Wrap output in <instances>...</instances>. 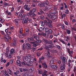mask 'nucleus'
Segmentation results:
<instances>
[{
  "label": "nucleus",
  "mask_w": 76,
  "mask_h": 76,
  "mask_svg": "<svg viewBox=\"0 0 76 76\" xmlns=\"http://www.w3.org/2000/svg\"><path fill=\"white\" fill-rule=\"evenodd\" d=\"M50 52L48 51V53L47 54V57L46 58V59H48V58H50L51 57V56L50 55Z\"/></svg>",
  "instance_id": "c756f323"
},
{
  "label": "nucleus",
  "mask_w": 76,
  "mask_h": 76,
  "mask_svg": "<svg viewBox=\"0 0 76 76\" xmlns=\"http://www.w3.org/2000/svg\"><path fill=\"white\" fill-rule=\"evenodd\" d=\"M11 45L12 46H16V43H14V42H13L11 44Z\"/></svg>",
  "instance_id": "c03bdc74"
},
{
  "label": "nucleus",
  "mask_w": 76,
  "mask_h": 76,
  "mask_svg": "<svg viewBox=\"0 0 76 76\" xmlns=\"http://www.w3.org/2000/svg\"><path fill=\"white\" fill-rule=\"evenodd\" d=\"M18 20L17 19H15L14 20L15 23V26L17 27H18V26H19V23Z\"/></svg>",
  "instance_id": "2eb2a0df"
},
{
  "label": "nucleus",
  "mask_w": 76,
  "mask_h": 76,
  "mask_svg": "<svg viewBox=\"0 0 76 76\" xmlns=\"http://www.w3.org/2000/svg\"><path fill=\"white\" fill-rule=\"evenodd\" d=\"M58 42V39L57 38L54 39V40L53 41V42L54 43V44H55V43H56V42Z\"/></svg>",
  "instance_id": "79ce46f5"
},
{
  "label": "nucleus",
  "mask_w": 76,
  "mask_h": 76,
  "mask_svg": "<svg viewBox=\"0 0 76 76\" xmlns=\"http://www.w3.org/2000/svg\"><path fill=\"white\" fill-rule=\"evenodd\" d=\"M34 67H31L29 69V70L30 72H33L34 70Z\"/></svg>",
  "instance_id": "58836bf2"
},
{
  "label": "nucleus",
  "mask_w": 76,
  "mask_h": 76,
  "mask_svg": "<svg viewBox=\"0 0 76 76\" xmlns=\"http://www.w3.org/2000/svg\"><path fill=\"white\" fill-rule=\"evenodd\" d=\"M21 64L22 66H26L27 65V63L25 61H23L21 63Z\"/></svg>",
  "instance_id": "2f4dec72"
},
{
  "label": "nucleus",
  "mask_w": 76,
  "mask_h": 76,
  "mask_svg": "<svg viewBox=\"0 0 76 76\" xmlns=\"http://www.w3.org/2000/svg\"><path fill=\"white\" fill-rule=\"evenodd\" d=\"M69 11L68 9H66V10H65V13H66V15H68V14H69Z\"/></svg>",
  "instance_id": "f704fd0d"
},
{
  "label": "nucleus",
  "mask_w": 76,
  "mask_h": 76,
  "mask_svg": "<svg viewBox=\"0 0 76 76\" xmlns=\"http://www.w3.org/2000/svg\"><path fill=\"white\" fill-rule=\"evenodd\" d=\"M51 9V6L50 5H47L46 6L45 8H44L43 9V11H44L46 13H47L48 12V10Z\"/></svg>",
  "instance_id": "423d86ee"
},
{
  "label": "nucleus",
  "mask_w": 76,
  "mask_h": 76,
  "mask_svg": "<svg viewBox=\"0 0 76 76\" xmlns=\"http://www.w3.org/2000/svg\"><path fill=\"white\" fill-rule=\"evenodd\" d=\"M16 64H17V65L19 66H21V64H20V60H18L16 61Z\"/></svg>",
  "instance_id": "7c9ffc66"
},
{
  "label": "nucleus",
  "mask_w": 76,
  "mask_h": 76,
  "mask_svg": "<svg viewBox=\"0 0 76 76\" xmlns=\"http://www.w3.org/2000/svg\"><path fill=\"white\" fill-rule=\"evenodd\" d=\"M48 30H49V29L47 27H44V31H45L46 32H48Z\"/></svg>",
  "instance_id": "4c0bfd02"
},
{
  "label": "nucleus",
  "mask_w": 76,
  "mask_h": 76,
  "mask_svg": "<svg viewBox=\"0 0 76 76\" xmlns=\"http://www.w3.org/2000/svg\"><path fill=\"white\" fill-rule=\"evenodd\" d=\"M62 29H64V30H65V25L64 24H63L62 25V26H61Z\"/></svg>",
  "instance_id": "ea45409f"
},
{
  "label": "nucleus",
  "mask_w": 76,
  "mask_h": 76,
  "mask_svg": "<svg viewBox=\"0 0 76 76\" xmlns=\"http://www.w3.org/2000/svg\"><path fill=\"white\" fill-rule=\"evenodd\" d=\"M46 20H45L44 22L48 26H49L50 28H53V25L51 24L53 23L52 20H50L48 18H46Z\"/></svg>",
  "instance_id": "f03ea898"
},
{
  "label": "nucleus",
  "mask_w": 76,
  "mask_h": 76,
  "mask_svg": "<svg viewBox=\"0 0 76 76\" xmlns=\"http://www.w3.org/2000/svg\"><path fill=\"white\" fill-rule=\"evenodd\" d=\"M65 30L66 31V32L68 35H70L71 33V31L70 30L69 28L67 29H66Z\"/></svg>",
  "instance_id": "412c9836"
},
{
  "label": "nucleus",
  "mask_w": 76,
  "mask_h": 76,
  "mask_svg": "<svg viewBox=\"0 0 76 76\" xmlns=\"http://www.w3.org/2000/svg\"><path fill=\"white\" fill-rule=\"evenodd\" d=\"M57 64L58 65H60L61 64V61L59 60L57 62Z\"/></svg>",
  "instance_id": "37998d69"
},
{
  "label": "nucleus",
  "mask_w": 76,
  "mask_h": 76,
  "mask_svg": "<svg viewBox=\"0 0 76 76\" xmlns=\"http://www.w3.org/2000/svg\"><path fill=\"white\" fill-rule=\"evenodd\" d=\"M71 29L72 31H76V28L75 27H71Z\"/></svg>",
  "instance_id": "13d9d810"
},
{
  "label": "nucleus",
  "mask_w": 76,
  "mask_h": 76,
  "mask_svg": "<svg viewBox=\"0 0 76 76\" xmlns=\"http://www.w3.org/2000/svg\"><path fill=\"white\" fill-rule=\"evenodd\" d=\"M16 51L13 48H12L10 50V53L11 55H15Z\"/></svg>",
  "instance_id": "ddd939ff"
},
{
  "label": "nucleus",
  "mask_w": 76,
  "mask_h": 76,
  "mask_svg": "<svg viewBox=\"0 0 76 76\" xmlns=\"http://www.w3.org/2000/svg\"><path fill=\"white\" fill-rule=\"evenodd\" d=\"M45 3V6H46V5H48L49 4V2H48V1L47 0L46 1Z\"/></svg>",
  "instance_id": "052dcab7"
},
{
  "label": "nucleus",
  "mask_w": 76,
  "mask_h": 76,
  "mask_svg": "<svg viewBox=\"0 0 76 76\" xmlns=\"http://www.w3.org/2000/svg\"><path fill=\"white\" fill-rule=\"evenodd\" d=\"M48 75V71L45 70L42 74V76H47Z\"/></svg>",
  "instance_id": "f3484780"
},
{
  "label": "nucleus",
  "mask_w": 76,
  "mask_h": 76,
  "mask_svg": "<svg viewBox=\"0 0 76 76\" xmlns=\"http://www.w3.org/2000/svg\"><path fill=\"white\" fill-rule=\"evenodd\" d=\"M60 59L62 60L63 63L62 64H66V58L64 56H61L60 57Z\"/></svg>",
  "instance_id": "6e6552de"
},
{
  "label": "nucleus",
  "mask_w": 76,
  "mask_h": 76,
  "mask_svg": "<svg viewBox=\"0 0 76 76\" xmlns=\"http://www.w3.org/2000/svg\"><path fill=\"white\" fill-rule=\"evenodd\" d=\"M25 31L26 34H28L29 32V29L28 28H26L25 29Z\"/></svg>",
  "instance_id": "6e6d98bb"
},
{
  "label": "nucleus",
  "mask_w": 76,
  "mask_h": 76,
  "mask_svg": "<svg viewBox=\"0 0 76 76\" xmlns=\"http://www.w3.org/2000/svg\"><path fill=\"white\" fill-rule=\"evenodd\" d=\"M30 6V5H29V4H26L24 6V9H25V10H27V11H29V9H30V8H29Z\"/></svg>",
  "instance_id": "1a4fd4ad"
},
{
  "label": "nucleus",
  "mask_w": 76,
  "mask_h": 76,
  "mask_svg": "<svg viewBox=\"0 0 76 76\" xmlns=\"http://www.w3.org/2000/svg\"><path fill=\"white\" fill-rule=\"evenodd\" d=\"M56 13H57V11L56 10H52L50 11V14L48 15H54V14H56Z\"/></svg>",
  "instance_id": "dca6fc26"
},
{
  "label": "nucleus",
  "mask_w": 76,
  "mask_h": 76,
  "mask_svg": "<svg viewBox=\"0 0 76 76\" xmlns=\"http://www.w3.org/2000/svg\"><path fill=\"white\" fill-rule=\"evenodd\" d=\"M33 64L31 62L28 61V62L27 63V65L28 66H29V67H30V66H31Z\"/></svg>",
  "instance_id": "a878e982"
},
{
  "label": "nucleus",
  "mask_w": 76,
  "mask_h": 76,
  "mask_svg": "<svg viewBox=\"0 0 76 76\" xmlns=\"http://www.w3.org/2000/svg\"><path fill=\"white\" fill-rule=\"evenodd\" d=\"M37 6V3L34 2L32 4V7H35V6Z\"/></svg>",
  "instance_id": "de8ad7c7"
},
{
  "label": "nucleus",
  "mask_w": 76,
  "mask_h": 76,
  "mask_svg": "<svg viewBox=\"0 0 76 76\" xmlns=\"http://www.w3.org/2000/svg\"><path fill=\"white\" fill-rule=\"evenodd\" d=\"M38 74H39V75H41L42 74V70H39V71H38Z\"/></svg>",
  "instance_id": "49530a36"
},
{
  "label": "nucleus",
  "mask_w": 76,
  "mask_h": 76,
  "mask_svg": "<svg viewBox=\"0 0 76 76\" xmlns=\"http://www.w3.org/2000/svg\"><path fill=\"white\" fill-rule=\"evenodd\" d=\"M4 6H7L8 5H9V3H7L6 2H4Z\"/></svg>",
  "instance_id": "680f3d73"
},
{
  "label": "nucleus",
  "mask_w": 76,
  "mask_h": 76,
  "mask_svg": "<svg viewBox=\"0 0 76 76\" xmlns=\"http://www.w3.org/2000/svg\"><path fill=\"white\" fill-rule=\"evenodd\" d=\"M66 66H65V64H62L60 66V70L63 71L64 70H65V68Z\"/></svg>",
  "instance_id": "f8f14e48"
},
{
  "label": "nucleus",
  "mask_w": 76,
  "mask_h": 76,
  "mask_svg": "<svg viewBox=\"0 0 76 76\" xmlns=\"http://www.w3.org/2000/svg\"><path fill=\"white\" fill-rule=\"evenodd\" d=\"M50 63L51 64H53L54 63V60H51L50 61Z\"/></svg>",
  "instance_id": "69168bd1"
},
{
  "label": "nucleus",
  "mask_w": 76,
  "mask_h": 76,
  "mask_svg": "<svg viewBox=\"0 0 76 76\" xmlns=\"http://www.w3.org/2000/svg\"><path fill=\"white\" fill-rule=\"evenodd\" d=\"M70 63H72V60L69 59L68 60V65H69V66H71L70 65Z\"/></svg>",
  "instance_id": "603ef678"
},
{
  "label": "nucleus",
  "mask_w": 76,
  "mask_h": 76,
  "mask_svg": "<svg viewBox=\"0 0 76 76\" xmlns=\"http://www.w3.org/2000/svg\"><path fill=\"white\" fill-rule=\"evenodd\" d=\"M1 34H2L3 36H6V34L4 33V31H1Z\"/></svg>",
  "instance_id": "09e8293b"
},
{
  "label": "nucleus",
  "mask_w": 76,
  "mask_h": 76,
  "mask_svg": "<svg viewBox=\"0 0 76 76\" xmlns=\"http://www.w3.org/2000/svg\"><path fill=\"white\" fill-rule=\"evenodd\" d=\"M31 57V56L29 55H27L25 57V59L26 61H29L30 60V59Z\"/></svg>",
  "instance_id": "9d476101"
},
{
  "label": "nucleus",
  "mask_w": 76,
  "mask_h": 76,
  "mask_svg": "<svg viewBox=\"0 0 76 76\" xmlns=\"http://www.w3.org/2000/svg\"><path fill=\"white\" fill-rule=\"evenodd\" d=\"M27 40L28 42L31 44H34V42L35 41V40L33 38L28 37L27 38Z\"/></svg>",
  "instance_id": "0eeeda50"
},
{
  "label": "nucleus",
  "mask_w": 76,
  "mask_h": 76,
  "mask_svg": "<svg viewBox=\"0 0 76 76\" xmlns=\"http://www.w3.org/2000/svg\"><path fill=\"white\" fill-rule=\"evenodd\" d=\"M23 74L24 76H28V75H29L28 72H24Z\"/></svg>",
  "instance_id": "a19ab883"
},
{
  "label": "nucleus",
  "mask_w": 76,
  "mask_h": 76,
  "mask_svg": "<svg viewBox=\"0 0 76 76\" xmlns=\"http://www.w3.org/2000/svg\"><path fill=\"white\" fill-rule=\"evenodd\" d=\"M40 19L41 20H43L44 19V16L43 15L40 16Z\"/></svg>",
  "instance_id": "338daca9"
},
{
  "label": "nucleus",
  "mask_w": 76,
  "mask_h": 76,
  "mask_svg": "<svg viewBox=\"0 0 76 76\" xmlns=\"http://www.w3.org/2000/svg\"><path fill=\"white\" fill-rule=\"evenodd\" d=\"M23 50H25V49L28 50L31 49V44L29 43H27L26 44H23Z\"/></svg>",
  "instance_id": "7ed1b4c3"
},
{
  "label": "nucleus",
  "mask_w": 76,
  "mask_h": 76,
  "mask_svg": "<svg viewBox=\"0 0 76 76\" xmlns=\"http://www.w3.org/2000/svg\"><path fill=\"white\" fill-rule=\"evenodd\" d=\"M74 16L72 15H70V18L71 20H72V19H73V18Z\"/></svg>",
  "instance_id": "e2e57ef3"
},
{
  "label": "nucleus",
  "mask_w": 76,
  "mask_h": 76,
  "mask_svg": "<svg viewBox=\"0 0 76 76\" xmlns=\"http://www.w3.org/2000/svg\"><path fill=\"white\" fill-rule=\"evenodd\" d=\"M17 2L18 4H22L23 3V1L21 0H17Z\"/></svg>",
  "instance_id": "bb28decb"
},
{
  "label": "nucleus",
  "mask_w": 76,
  "mask_h": 76,
  "mask_svg": "<svg viewBox=\"0 0 76 76\" xmlns=\"http://www.w3.org/2000/svg\"><path fill=\"white\" fill-rule=\"evenodd\" d=\"M40 23L42 24L41 26H44V22H43L42 21H40Z\"/></svg>",
  "instance_id": "3c124183"
},
{
  "label": "nucleus",
  "mask_w": 76,
  "mask_h": 76,
  "mask_svg": "<svg viewBox=\"0 0 76 76\" xmlns=\"http://www.w3.org/2000/svg\"><path fill=\"white\" fill-rule=\"evenodd\" d=\"M72 68V66L71 65H68V67L67 69V71L68 73H69V72L71 71Z\"/></svg>",
  "instance_id": "6ab92c4d"
},
{
  "label": "nucleus",
  "mask_w": 76,
  "mask_h": 76,
  "mask_svg": "<svg viewBox=\"0 0 76 76\" xmlns=\"http://www.w3.org/2000/svg\"><path fill=\"white\" fill-rule=\"evenodd\" d=\"M33 37V38L35 39L36 40H38L39 39V37L36 35H34Z\"/></svg>",
  "instance_id": "b1692460"
},
{
  "label": "nucleus",
  "mask_w": 76,
  "mask_h": 76,
  "mask_svg": "<svg viewBox=\"0 0 76 76\" xmlns=\"http://www.w3.org/2000/svg\"><path fill=\"white\" fill-rule=\"evenodd\" d=\"M27 70H28L26 69L23 68V72H27Z\"/></svg>",
  "instance_id": "774afa93"
},
{
  "label": "nucleus",
  "mask_w": 76,
  "mask_h": 76,
  "mask_svg": "<svg viewBox=\"0 0 76 76\" xmlns=\"http://www.w3.org/2000/svg\"><path fill=\"white\" fill-rule=\"evenodd\" d=\"M19 41H20V43H21L22 44L24 43V40H23V39L20 40Z\"/></svg>",
  "instance_id": "0e129e2a"
},
{
  "label": "nucleus",
  "mask_w": 76,
  "mask_h": 76,
  "mask_svg": "<svg viewBox=\"0 0 76 76\" xmlns=\"http://www.w3.org/2000/svg\"><path fill=\"white\" fill-rule=\"evenodd\" d=\"M50 52L52 53H58V51L57 50L53 49H50Z\"/></svg>",
  "instance_id": "a211bd4d"
},
{
  "label": "nucleus",
  "mask_w": 76,
  "mask_h": 76,
  "mask_svg": "<svg viewBox=\"0 0 76 76\" xmlns=\"http://www.w3.org/2000/svg\"><path fill=\"white\" fill-rule=\"evenodd\" d=\"M7 72L8 73L10 74V75H12L13 74L12 71V70L10 69H8Z\"/></svg>",
  "instance_id": "cd10ccee"
},
{
  "label": "nucleus",
  "mask_w": 76,
  "mask_h": 76,
  "mask_svg": "<svg viewBox=\"0 0 76 76\" xmlns=\"http://www.w3.org/2000/svg\"><path fill=\"white\" fill-rule=\"evenodd\" d=\"M36 12V8H33L32 10H30L29 12L27 14L25 20H23L22 21L23 23H27L28 22H32V19L30 17L33 18L35 17L37 15L34 13Z\"/></svg>",
  "instance_id": "f257e3e1"
},
{
  "label": "nucleus",
  "mask_w": 76,
  "mask_h": 76,
  "mask_svg": "<svg viewBox=\"0 0 76 76\" xmlns=\"http://www.w3.org/2000/svg\"><path fill=\"white\" fill-rule=\"evenodd\" d=\"M4 40L5 42H8L9 41V39L6 37H4Z\"/></svg>",
  "instance_id": "5fc2aeb1"
},
{
  "label": "nucleus",
  "mask_w": 76,
  "mask_h": 76,
  "mask_svg": "<svg viewBox=\"0 0 76 76\" xmlns=\"http://www.w3.org/2000/svg\"><path fill=\"white\" fill-rule=\"evenodd\" d=\"M50 36H49V38L50 39H52L53 37H54V35L53 34H50Z\"/></svg>",
  "instance_id": "bf43d9fd"
},
{
  "label": "nucleus",
  "mask_w": 76,
  "mask_h": 76,
  "mask_svg": "<svg viewBox=\"0 0 76 76\" xmlns=\"http://www.w3.org/2000/svg\"><path fill=\"white\" fill-rule=\"evenodd\" d=\"M42 64L43 67L45 69H48V66H47V65L45 63H42Z\"/></svg>",
  "instance_id": "aec40b11"
},
{
  "label": "nucleus",
  "mask_w": 76,
  "mask_h": 76,
  "mask_svg": "<svg viewBox=\"0 0 76 76\" xmlns=\"http://www.w3.org/2000/svg\"><path fill=\"white\" fill-rule=\"evenodd\" d=\"M39 12H38L37 13L39 15H42L44 13V11H42V10H40Z\"/></svg>",
  "instance_id": "c85d7f7f"
},
{
  "label": "nucleus",
  "mask_w": 76,
  "mask_h": 76,
  "mask_svg": "<svg viewBox=\"0 0 76 76\" xmlns=\"http://www.w3.org/2000/svg\"><path fill=\"white\" fill-rule=\"evenodd\" d=\"M64 4L65 6V8H66V9H68V6H67L66 3H64Z\"/></svg>",
  "instance_id": "4d7b16f0"
},
{
  "label": "nucleus",
  "mask_w": 76,
  "mask_h": 76,
  "mask_svg": "<svg viewBox=\"0 0 76 76\" xmlns=\"http://www.w3.org/2000/svg\"><path fill=\"white\" fill-rule=\"evenodd\" d=\"M67 51H68V53L69 54V56H70L71 57H72V56H73L72 54L73 53V51L71 50L70 51V49H69V48L67 49Z\"/></svg>",
  "instance_id": "9b49d317"
},
{
  "label": "nucleus",
  "mask_w": 76,
  "mask_h": 76,
  "mask_svg": "<svg viewBox=\"0 0 76 76\" xmlns=\"http://www.w3.org/2000/svg\"><path fill=\"white\" fill-rule=\"evenodd\" d=\"M44 29V28H43L42 27H40L39 28H38V30L39 31V32H41L42 31H43Z\"/></svg>",
  "instance_id": "e433bc0d"
},
{
  "label": "nucleus",
  "mask_w": 76,
  "mask_h": 76,
  "mask_svg": "<svg viewBox=\"0 0 76 76\" xmlns=\"http://www.w3.org/2000/svg\"><path fill=\"white\" fill-rule=\"evenodd\" d=\"M48 17L50 19L53 20H56L57 19V16L55 15H48Z\"/></svg>",
  "instance_id": "20e7f679"
},
{
  "label": "nucleus",
  "mask_w": 76,
  "mask_h": 76,
  "mask_svg": "<svg viewBox=\"0 0 76 76\" xmlns=\"http://www.w3.org/2000/svg\"><path fill=\"white\" fill-rule=\"evenodd\" d=\"M61 18H62V19H63L64 17H64H66V14H64L63 15V14H62L61 13Z\"/></svg>",
  "instance_id": "8fccbe9b"
},
{
  "label": "nucleus",
  "mask_w": 76,
  "mask_h": 76,
  "mask_svg": "<svg viewBox=\"0 0 76 76\" xmlns=\"http://www.w3.org/2000/svg\"><path fill=\"white\" fill-rule=\"evenodd\" d=\"M48 32V35H53V31L51 29H49Z\"/></svg>",
  "instance_id": "4be33fe9"
},
{
  "label": "nucleus",
  "mask_w": 76,
  "mask_h": 76,
  "mask_svg": "<svg viewBox=\"0 0 76 76\" xmlns=\"http://www.w3.org/2000/svg\"><path fill=\"white\" fill-rule=\"evenodd\" d=\"M25 13V11L23 10H22L21 11L20 13L19 14L20 16H22V14Z\"/></svg>",
  "instance_id": "72a5a7b5"
},
{
  "label": "nucleus",
  "mask_w": 76,
  "mask_h": 76,
  "mask_svg": "<svg viewBox=\"0 0 76 76\" xmlns=\"http://www.w3.org/2000/svg\"><path fill=\"white\" fill-rule=\"evenodd\" d=\"M26 16H27V15H25V14H23L22 15V17H21L22 20H23L25 18H26Z\"/></svg>",
  "instance_id": "c9c22d12"
},
{
  "label": "nucleus",
  "mask_w": 76,
  "mask_h": 76,
  "mask_svg": "<svg viewBox=\"0 0 76 76\" xmlns=\"http://www.w3.org/2000/svg\"><path fill=\"white\" fill-rule=\"evenodd\" d=\"M52 48V45H48L47 46H45V47L44 48L46 49V50H48L50 48Z\"/></svg>",
  "instance_id": "5701e85b"
},
{
  "label": "nucleus",
  "mask_w": 76,
  "mask_h": 76,
  "mask_svg": "<svg viewBox=\"0 0 76 76\" xmlns=\"http://www.w3.org/2000/svg\"><path fill=\"white\" fill-rule=\"evenodd\" d=\"M39 43H35L33 44V47H37V46H38V45H39Z\"/></svg>",
  "instance_id": "a18cd8bd"
},
{
  "label": "nucleus",
  "mask_w": 76,
  "mask_h": 76,
  "mask_svg": "<svg viewBox=\"0 0 76 76\" xmlns=\"http://www.w3.org/2000/svg\"><path fill=\"white\" fill-rule=\"evenodd\" d=\"M56 48H57L59 50V51H60L61 50V47L59 45H56Z\"/></svg>",
  "instance_id": "473e14b6"
},
{
  "label": "nucleus",
  "mask_w": 76,
  "mask_h": 76,
  "mask_svg": "<svg viewBox=\"0 0 76 76\" xmlns=\"http://www.w3.org/2000/svg\"><path fill=\"white\" fill-rule=\"evenodd\" d=\"M39 5L41 7L46 6H45V2H40L39 3Z\"/></svg>",
  "instance_id": "4468645a"
},
{
  "label": "nucleus",
  "mask_w": 76,
  "mask_h": 76,
  "mask_svg": "<svg viewBox=\"0 0 76 76\" xmlns=\"http://www.w3.org/2000/svg\"><path fill=\"white\" fill-rule=\"evenodd\" d=\"M51 67L52 69H57L58 68V67L57 66L54 65H52L51 66Z\"/></svg>",
  "instance_id": "393cba45"
},
{
  "label": "nucleus",
  "mask_w": 76,
  "mask_h": 76,
  "mask_svg": "<svg viewBox=\"0 0 76 76\" xmlns=\"http://www.w3.org/2000/svg\"><path fill=\"white\" fill-rule=\"evenodd\" d=\"M42 42H44L45 44H50V45H54V44H53V42L52 41H51L50 42L48 41L47 40H46V39H43L42 40Z\"/></svg>",
  "instance_id": "39448f33"
},
{
  "label": "nucleus",
  "mask_w": 76,
  "mask_h": 76,
  "mask_svg": "<svg viewBox=\"0 0 76 76\" xmlns=\"http://www.w3.org/2000/svg\"><path fill=\"white\" fill-rule=\"evenodd\" d=\"M30 61L32 63H33V62L34 61V58H31Z\"/></svg>",
  "instance_id": "864d4df0"
}]
</instances>
